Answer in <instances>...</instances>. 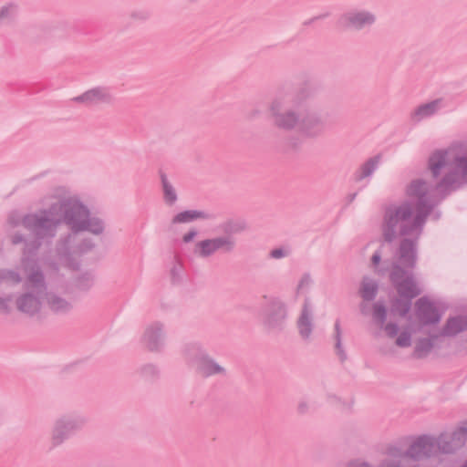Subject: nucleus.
<instances>
[{
    "instance_id": "f257e3e1",
    "label": "nucleus",
    "mask_w": 467,
    "mask_h": 467,
    "mask_svg": "<svg viewBox=\"0 0 467 467\" xmlns=\"http://www.w3.org/2000/svg\"><path fill=\"white\" fill-rule=\"evenodd\" d=\"M67 223L75 230L87 229L99 234L102 231V224L96 219H88V212L83 207H78L70 217H67Z\"/></svg>"
},
{
    "instance_id": "f03ea898",
    "label": "nucleus",
    "mask_w": 467,
    "mask_h": 467,
    "mask_svg": "<svg viewBox=\"0 0 467 467\" xmlns=\"http://www.w3.org/2000/svg\"><path fill=\"white\" fill-rule=\"evenodd\" d=\"M234 242L229 237L204 240L196 244L195 252L199 255L208 256L219 250H230Z\"/></svg>"
},
{
    "instance_id": "7ed1b4c3",
    "label": "nucleus",
    "mask_w": 467,
    "mask_h": 467,
    "mask_svg": "<svg viewBox=\"0 0 467 467\" xmlns=\"http://www.w3.org/2000/svg\"><path fill=\"white\" fill-rule=\"evenodd\" d=\"M437 449V444L427 438H421L415 442L411 449L412 457H420L421 455H430Z\"/></svg>"
},
{
    "instance_id": "20e7f679",
    "label": "nucleus",
    "mask_w": 467,
    "mask_h": 467,
    "mask_svg": "<svg viewBox=\"0 0 467 467\" xmlns=\"http://www.w3.org/2000/svg\"><path fill=\"white\" fill-rule=\"evenodd\" d=\"M398 291L401 297L410 299L420 293L416 284L409 276H406L402 282L398 283Z\"/></svg>"
},
{
    "instance_id": "39448f33",
    "label": "nucleus",
    "mask_w": 467,
    "mask_h": 467,
    "mask_svg": "<svg viewBox=\"0 0 467 467\" xmlns=\"http://www.w3.org/2000/svg\"><path fill=\"white\" fill-rule=\"evenodd\" d=\"M78 99L86 102L109 101V93L104 88H93L84 93Z\"/></svg>"
},
{
    "instance_id": "423d86ee",
    "label": "nucleus",
    "mask_w": 467,
    "mask_h": 467,
    "mask_svg": "<svg viewBox=\"0 0 467 467\" xmlns=\"http://www.w3.org/2000/svg\"><path fill=\"white\" fill-rule=\"evenodd\" d=\"M18 308L27 314L36 313L40 307V302L32 295L21 297L17 303Z\"/></svg>"
},
{
    "instance_id": "0eeeda50",
    "label": "nucleus",
    "mask_w": 467,
    "mask_h": 467,
    "mask_svg": "<svg viewBox=\"0 0 467 467\" xmlns=\"http://www.w3.org/2000/svg\"><path fill=\"white\" fill-rule=\"evenodd\" d=\"M348 22L351 26L355 28H361L366 25L374 22L375 18L368 13H356L348 16Z\"/></svg>"
},
{
    "instance_id": "6e6552de",
    "label": "nucleus",
    "mask_w": 467,
    "mask_h": 467,
    "mask_svg": "<svg viewBox=\"0 0 467 467\" xmlns=\"http://www.w3.org/2000/svg\"><path fill=\"white\" fill-rule=\"evenodd\" d=\"M419 308L420 315H422L427 321H437L439 319L436 308L427 300L420 299L419 301Z\"/></svg>"
},
{
    "instance_id": "1a4fd4ad",
    "label": "nucleus",
    "mask_w": 467,
    "mask_h": 467,
    "mask_svg": "<svg viewBox=\"0 0 467 467\" xmlns=\"http://www.w3.org/2000/svg\"><path fill=\"white\" fill-rule=\"evenodd\" d=\"M205 215L203 213L196 212V211H186L177 214L172 222L174 223H189L196 219L204 218Z\"/></svg>"
},
{
    "instance_id": "9d476101",
    "label": "nucleus",
    "mask_w": 467,
    "mask_h": 467,
    "mask_svg": "<svg viewBox=\"0 0 467 467\" xmlns=\"http://www.w3.org/2000/svg\"><path fill=\"white\" fill-rule=\"evenodd\" d=\"M277 126L284 129L293 128L296 123V118L293 113L287 112L275 116V119Z\"/></svg>"
},
{
    "instance_id": "9b49d317",
    "label": "nucleus",
    "mask_w": 467,
    "mask_h": 467,
    "mask_svg": "<svg viewBox=\"0 0 467 467\" xmlns=\"http://www.w3.org/2000/svg\"><path fill=\"white\" fill-rule=\"evenodd\" d=\"M467 327V321L463 317H457L449 320L446 327V334L451 335L458 333Z\"/></svg>"
},
{
    "instance_id": "f8f14e48",
    "label": "nucleus",
    "mask_w": 467,
    "mask_h": 467,
    "mask_svg": "<svg viewBox=\"0 0 467 467\" xmlns=\"http://www.w3.org/2000/svg\"><path fill=\"white\" fill-rule=\"evenodd\" d=\"M409 214L408 208H400L395 212H389L387 215V226L393 227L400 220L405 219Z\"/></svg>"
},
{
    "instance_id": "ddd939ff",
    "label": "nucleus",
    "mask_w": 467,
    "mask_h": 467,
    "mask_svg": "<svg viewBox=\"0 0 467 467\" xmlns=\"http://www.w3.org/2000/svg\"><path fill=\"white\" fill-rule=\"evenodd\" d=\"M200 371L203 376H210L223 371L219 365L213 364L211 360L203 359L200 364Z\"/></svg>"
},
{
    "instance_id": "4468645a",
    "label": "nucleus",
    "mask_w": 467,
    "mask_h": 467,
    "mask_svg": "<svg viewBox=\"0 0 467 467\" xmlns=\"http://www.w3.org/2000/svg\"><path fill=\"white\" fill-rule=\"evenodd\" d=\"M444 154L442 152L434 153L430 160V167L434 175H437L439 171L443 168Z\"/></svg>"
},
{
    "instance_id": "2eb2a0df",
    "label": "nucleus",
    "mask_w": 467,
    "mask_h": 467,
    "mask_svg": "<svg viewBox=\"0 0 467 467\" xmlns=\"http://www.w3.org/2000/svg\"><path fill=\"white\" fill-rule=\"evenodd\" d=\"M437 104H438V102L435 101V102H431V103H429V104L420 107L415 111L414 117L417 119H420L424 117H427V116L432 114L437 109Z\"/></svg>"
},
{
    "instance_id": "dca6fc26",
    "label": "nucleus",
    "mask_w": 467,
    "mask_h": 467,
    "mask_svg": "<svg viewBox=\"0 0 467 467\" xmlns=\"http://www.w3.org/2000/svg\"><path fill=\"white\" fill-rule=\"evenodd\" d=\"M376 291V286L373 283L364 280L361 287V295L364 299H371Z\"/></svg>"
},
{
    "instance_id": "f3484780",
    "label": "nucleus",
    "mask_w": 467,
    "mask_h": 467,
    "mask_svg": "<svg viewBox=\"0 0 467 467\" xmlns=\"http://www.w3.org/2000/svg\"><path fill=\"white\" fill-rule=\"evenodd\" d=\"M298 326L301 335L307 337L310 333V324L306 311H304L302 317H300Z\"/></svg>"
},
{
    "instance_id": "a211bd4d",
    "label": "nucleus",
    "mask_w": 467,
    "mask_h": 467,
    "mask_svg": "<svg viewBox=\"0 0 467 467\" xmlns=\"http://www.w3.org/2000/svg\"><path fill=\"white\" fill-rule=\"evenodd\" d=\"M162 183H163L165 199L169 202H173L176 199V195H175L172 188L167 183L165 179H162Z\"/></svg>"
},
{
    "instance_id": "6ab92c4d",
    "label": "nucleus",
    "mask_w": 467,
    "mask_h": 467,
    "mask_svg": "<svg viewBox=\"0 0 467 467\" xmlns=\"http://www.w3.org/2000/svg\"><path fill=\"white\" fill-rule=\"evenodd\" d=\"M49 305H50V307L55 311L64 310L67 306V304L65 301H63L59 298H55V297H52L49 300Z\"/></svg>"
},
{
    "instance_id": "aec40b11",
    "label": "nucleus",
    "mask_w": 467,
    "mask_h": 467,
    "mask_svg": "<svg viewBox=\"0 0 467 467\" xmlns=\"http://www.w3.org/2000/svg\"><path fill=\"white\" fill-rule=\"evenodd\" d=\"M455 168L458 172H461L464 177H467V158H461L457 161Z\"/></svg>"
},
{
    "instance_id": "412c9836",
    "label": "nucleus",
    "mask_w": 467,
    "mask_h": 467,
    "mask_svg": "<svg viewBox=\"0 0 467 467\" xmlns=\"http://www.w3.org/2000/svg\"><path fill=\"white\" fill-rule=\"evenodd\" d=\"M377 163H378V160L377 159L370 160L369 161H368L363 166V174L365 176L369 175L371 173V171H373V169L375 168V166L377 165Z\"/></svg>"
},
{
    "instance_id": "4be33fe9",
    "label": "nucleus",
    "mask_w": 467,
    "mask_h": 467,
    "mask_svg": "<svg viewBox=\"0 0 467 467\" xmlns=\"http://www.w3.org/2000/svg\"><path fill=\"white\" fill-rule=\"evenodd\" d=\"M40 276L38 275H36L30 278V285L33 288L34 293L37 294L39 293V283H40Z\"/></svg>"
},
{
    "instance_id": "5701e85b",
    "label": "nucleus",
    "mask_w": 467,
    "mask_h": 467,
    "mask_svg": "<svg viewBox=\"0 0 467 467\" xmlns=\"http://www.w3.org/2000/svg\"><path fill=\"white\" fill-rule=\"evenodd\" d=\"M410 343V337L407 334L400 335L397 339V345L400 347H406Z\"/></svg>"
},
{
    "instance_id": "b1692460",
    "label": "nucleus",
    "mask_w": 467,
    "mask_h": 467,
    "mask_svg": "<svg viewBox=\"0 0 467 467\" xmlns=\"http://www.w3.org/2000/svg\"><path fill=\"white\" fill-rule=\"evenodd\" d=\"M271 254L275 258H280L285 255V252L282 249H275L272 251Z\"/></svg>"
},
{
    "instance_id": "393cba45",
    "label": "nucleus",
    "mask_w": 467,
    "mask_h": 467,
    "mask_svg": "<svg viewBox=\"0 0 467 467\" xmlns=\"http://www.w3.org/2000/svg\"><path fill=\"white\" fill-rule=\"evenodd\" d=\"M195 235H196V233L194 231H192L183 236V241L185 243H188V242L192 241Z\"/></svg>"
},
{
    "instance_id": "a878e982",
    "label": "nucleus",
    "mask_w": 467,
    "mask_h": 467,
    "mask_svg": "<svg viewBox=\"0 0 467 467\" xmlns=\"http://www.w3.org/2000/svg\"><path fill=\"white\" fill-rule=\"evenodd\" d=\"M386 330H387V333L389 335V336H392L395 332V327H391V326H389L386 327Z\"/></svg>"
},
{
    "instance_id": "bb28decb",
    "label": "nucleus",
    "mask_w": 467,
    "mask_h": 467,
    "mask_svg": "<svg viewBox=\"0 0 467 467\" xmlns=\"http://www.w3.org/2000/svg\"><path fill=\"white\" fill-rule=\"evenodd\" d=\"M373 263L377 265L379 262V256L378 254H374L372 257Z\"/></svg>"
},
{
    "instance_id": "cd10ccee",
    "label": "nucleus",
    "mask_w": 467,
    "mask_h": 467,
    "mask_svg": "<svg viewBox=\"0 0 467 467\" xmlns=\"http://www.w3.org/2000/svg\"><path fill=\"white\" fill-rule=\"evenodd\" d=\"M403 257L405 256H408L409 259H410L412 257V254H411V245L410 244L409 245V252H408V254L407 255H402Z\"/></svg>"
},
{
    "instance_id": "c85d7f7f",
    "label": "nucleus",
    "mask_w": 467,
    "mask_h": 467,
    "mask_svg": "<svg viewBox=\"0 0 467 467\" xmlns=\"http://www.w3.org/2000/svg\"><path fill=\"white\" fill-rule=\"evenodd\" d=\"M383 312V309H381L380 307H376V314L378 317H380Z\"/></svg>"
},
{
    "instance_id": "c756f323",
    "label": "nucleus",
    "mask_w": 467,
    "mask_h": 467,
    "mask_svg": "<svg viewBox=\"0 0 467 467\" xmlns=\"http://www.w3.org/2000/svg\"><path fill=\"white\" fill-rule=\"evenodd\" d=\"M5 308L6 307H5L4 301L0 299V311L5 310Z\"/></svg>"
},
{
    "instance_id": "7c9ffc66",
    "label": "nucleus",
    "mask_w": 467,
    "mask_h": 467,
    "mask_svg": "<svg viewBox=\"0 0 467 467\" xmlns=\"http://www.w3.org/2000/svg\"><path fill=\"white\" fill-rule=\"evenodd\" d=\"M8 10V8H5L0 12V17L5 15V13Z\"/></svg>"
},
{
    "instance_id": "2f4dec72",
    "label": "nucleus",
    "mask_w": 467,
    "mask_h": 467,
    "mask_svg": "<svg viewBox=\"0 0 467 467\" xmlns=\"http://www.w3.org/2000/svg\"><path fill=\"white\" fill-rule=\"evenodd\" d=\"M392 279H393L395 282H398V281H397V275H396V274H394V275H393Z\"/></svg>"
}]
</instances>
